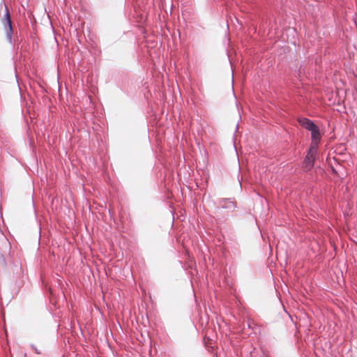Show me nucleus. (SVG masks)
Wrapping results in <instances>:
<instances>
[{"mask_svg":"<svg viewBox=\"0 0 357 357\" xmlns=\"http://www.w3.org/2000/svg\"><path fill=\"white\" fill-rule=\"evenodd\" d=\"M219 205L221 208L227 209L229 211H234L236 208V203L229 199H222L219 202Z\"/></svg>","mask_w":357,"mask_h":357,"instance_id":"4","label":"nucleus"},{"mask_svg":"<svg viewBox=\"0 0 357 357\" xmlns=\"http://www.w3.org/2000/svg\"><path fill=\"white\" fill-rule=\"evenodd\" d=\"M31 347L33 349V350L37 354H40V351L36 348V347L33 344H31Z\"/></svg>","mask_w":357,"mask_h":357,"instance_id":"7","label":"nucleus"},{"mask_svg":"<svg viewBox=\"0 0 357 357\" xmlns=\"http://www.w3.org/2000/svg\"><path fill=\"white\" fill-rule=\"evenodd\" d=\"M0 241H1V243L2 245V247H4L5 248V250H3V248H1V250L6 252V250L8 248L10 249V243L9 241H8V239L5 237V236H2L1 238H0Z\"/></svg>","mask_w":357,"mask_h":357,"instance_id":"6","label":"nucleus"},{"mask_svg":"<svg viewBox=\"0 0 357 357\" xmlns=\"http://www.w3.org/2000/svg\"><path fill=\"white\" fill-rule=\"evenodd\" d=\"M317 149L311 145L307 152V154L303 162V168L305 172L311 170L314 165L315 155L317 154Z\"/></svg>","mask_w":357,"mask_h":357,"instance_id":"2","label":"nucleus"},{"mask_svg":"<svg viewBox=\"0 0 357 357\" xmlns=\"http://www.w3.org/2000/svg\"><path fill=\"white\" fill-rule=\"evenodd\" d=\"M298 121L302 127L309 131L313 130V128L317 126V125L312 120L305 117L298 119Z\"/></svg>","mask_w":357,"mask_h":357,"instance_id":"5","label":"nucleus"},{"mask_svg":"<svg viewBox=\"0 0 357 357\" xmlns=\"http://www.w3.org/2000/svg\"><path fill=\"white\" fill-rule=\"evenodd\" d=\"M311 132V138L312 143L311 145H313L314 147H317L318 146V144L319 143L321 137V134L320 132V130L319 127L317 126L315 128H313V130H310Z\"/></svg>","mask_w":357,"mask_h":357,"instance_id":"3","label":"nucleus"},{"mask_svg":"<svg viewBox=\"0 0 357 357\" xmlns=\"http://www.w3.org/2000/svg\"><path fill=\"white\" fill-rule=\"evenodd\" d=\"M252 323H251V322H250V321H249V322H248V327H249V328H252Z\"/></svg>","mask_w":357,"mask_h":357,"instance_id":"8","label":"nucleus"},{"mask_svg":"<svg viewBox=\"0 0 357 357\" xmlns=\"http://www.w3.org/2000/svg\"><path fill=\"white\" fill-rule=\"evenodd\" d=\"M4 8L3 15L1 18V22L3 26V29L5 31L6 38L8 42L10 45L14 44V40L13 38V29L12 26V21L10 17V11L8 10V6L5 3H1L0 4V10Z\"/></svg>","mask_w":357,"mask_h":357,"instance_id":"1","label":"nucleus"}]
</instances>
